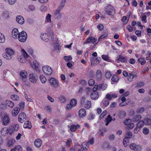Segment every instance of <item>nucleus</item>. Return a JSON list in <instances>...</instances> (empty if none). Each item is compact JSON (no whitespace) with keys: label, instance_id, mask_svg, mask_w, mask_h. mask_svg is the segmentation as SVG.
<instances>
[{"label":"nucleus","instance_id":"1","mask_svg":"<svg viewBox=\"0 0 151 151\" xmlns=\"http://www.w3.org/2000/svg\"><path fill=\"white\" fill-rule=\"evenodd\" d=\"M2 124L5 125L8 124L10 122V119L8 114L6 112L2 113L1 115Z\"/></svg>","mask_w":151,"mask_h":151},{"label":"nucleus","instance_id":"2","mask_svg":"<svg viewBox=\"0 0 151 151\" xmlns=\"http://www.w3.org/2000/svg\"><path fill=\"white\" fill-rule=\"evenodd\" d=\"M14 53V52L12 49H6V52L3 54V56L6 60H10L12 58Z\"/></svg>","mask_w":151,"mask_h":151},{"label":"nucleus","instance_id":"3","mask_svg":"<svg viewBox=\"0 0 151 151\" xmlns=\"http://www.w3.org/2000/svg\"><path fill=\"white\" fill-rule=\"evenodd\" d=\"M105 11L106 14L109 15H113L115 13V8L114 6L111 5L107 6L105 9Z\"/></svg>","mask_w":151,"mask_h":151},{"label":"nucleus","instance_id":"4","mask_svg":"<svg viewBox=\"0 0 151 151\" xmlns=\"http://www.w3.org/2000/svg\"><path fill=\"white\" fill-rule=\"evenodd\" d=\"M27 34L24 31H23L19 33L18 38L19 41L22 42H25L27 39Z\"/></svg>","mask_w":151,"mask_h":151},{"label":"nucleus","instance_id":"5","mask_svg":"<svg viewBox=\"0 0 151 151\" xmlns=\"http://www.w3.org/2000/svg\"><path fill=\"white\" fill-rule=\"evenodd\" d=\"M124 124L126 126V127L128 129H132L134 127V124L132 122L130 119H127L124 121Z\"/></svg>","mask_w":151,"mask_h":151},{"label":"nucleus","instance_id":"6","mask_svg":"<svg viewBox=\"0 0 151 151\" xmlns=\"http://www.w3.org/2000/svg\"><path fill=\"white\" fill-rule=\"evenodd\" d=\"M42 70L45 74L47 75H50L52 73L51 68L48 65H45L42 67Z\"/></svg>","mask_w":151,"mask_h":151},{"label":"nucleus","instance_id":"7","mask_svg":"<svg viewBox=\"0 0 151 151\" xmlns=\"http://www.w3.org/2000/svg\"><path fill=\"white\" fill-rule=\"evenodd\" d=\"M77 103V100L75 99H71L70 101V104L67 105L66 107L67 110H68L71 109L73 107L76 106Z\"/></svg>","mask_w":151,"mask_h":151},{"label":"nucleus","instance_id":"8","mask_svg":"<svg viewBox=\"0 0 151 151\" xmlns=\"http://www.w3.org/2000/svg\"><path fill=\"white\" fill-rule=\"evenodd\" d=\"M27 116L26 114L24 112L20 113L18 116V120L19 122L23 123L26 119Z\"/></svg>","mask_w":151,"mask_h":151},{"label":"nucleus","instance_id":"9","mask_svg":"<svg viewBox=\"0 0 151 151\" xmlns=\"http://www.w3.org/2000/svg\"><path fill=\"white\" fill-rule=\"evenodd\" d=\"M49 82L50 85L53 86L54 87H57L59 84L58 81L55 78L51 77L49 79Z\"/></svg>","mask_w":151,"mask_h":151},{"label":"nucleus","instance_id":"10","mask_svg":"<svg viewBox=\"0 0 151 151\" xmlns=\"http://www.w3.org/2000/svg\"><path fill=\"white\" fill-rule=\"evenodd\" d=\"M86 115V111L85 109L82 108L79 111L78 115L79 118H83L85 117Z\"/></svg>","mask_w":151,"mask_h":151},{"label":"nucleus","instance_id":"11","mask_svg":"<svg viewBox=\"0 0 151 151\" xmlns=\"http://www.w3.org/2000/svg\"><path fill=\"white\" fill-rule=\"evenodd\" d=\"M29 81L33 83H35L37 82V76L35 74L31 73L29 75Z\"/></svg>","mask_w":151,"mask_h":151},{"label":"nucleus","instance_id":"12","mask_svg":"<svg viewBox=\"0 0 151 151\" xmlns=\"http://www.w3.org/2000/svg\"><path fill=\"white\" fill-rule=\"evenodd\" d=\"M96 78L98 81H100L102 80V74L101 71L99 70H98L96 72Z\"/></svg>","mask_w":151,"mask_h":151},{"label":"nucleus","instance_id":"13","mask_svg":"<svg viewBox=\"0 0 151 151\" xmlns=\"http://www.w3.org/2000/svg\"><path fill=\"white\" fill-rule=\"evenodd\" d=\"M119 63L120 62L122 63H126L127 61V58L120 55L118 58L116 60Z\"/></svg>","mask_w":151,"mask_h":151},{"label":"nucleus","instance_id":"14","mask_svg":"<svg viewBox=\"0 0 151 151\" xmlns=\"http://www.w3.org/2000/svg\"><path fill=\"white\" fill-rule=\"evenodd\" d=\"M97 39L92 36H89L87 39V41L88 43L91 42L93 44H97L96 43L97 41Z\"/></svg>","mask_w":151,"mask_h":151},{"label":"nucleus","instance_id":"15","mask_svg":"<svg viewBox=\"0 0 151 151\" xmlns=\"http://www.w3.org/2000/svg\"><path fill=\"white\" fill-rule=\"evenodd\" d=\"M19 33L18 29L17 28H15L12 30V35L14 38L17 39Z\"/></svg>","mask_w":151,"mask_h":151},{"label":"nucleus","instance_id":"16","mask_svg":"<svg viewBox=\"0 0 151 151\" xmlns=\"http://www.w3.org/2000/svg\"><path fill=\"white\" fill-rule=\"evenodd\" d=\"M20 108L16 107H15L12 111V114L13 116H16L20 111Z\"/></svg>","mask_w":151,"mask_h":151},{"label":"nucleus","instance_id":"17","mask_svg":"<svg viewBox=\"0 0 151 151\" xmlns=\"http://www.w3.org/2000/svg\"><path fill=\"white\" fill-rule=\"evenodd\" d=\"M1 134L4 136H6L9 132V130L7 127L3 128L1 131Z\"/></svg>","mask_w":151,"mask_h":151},{"label":"nucleus","instance_id":"18","mask_svg":"<svg viewBox=\"0 0 151 151\" xmlns=\"http://www.w3.org/2000/svg\"><path fill=\"white\" fill-rule=\"evenodd\" d=\"M40 37L45 42H47L50 40V36L46 33L41 34Z\"/></svg>","mask_w":151,"mask_h":151},{"label":"nucleus","instance_id":"19","mask_svg":"<svg viewBox=\"0 0 151 151\" xmlns=\"http://www.w3.org/2000/svg\"><path fill=\"white\" fill-rule=\"evenodd\" d=\"M16 20L18 23L21 24H23L24 22L23 17L21 15L17 16L16 18Z\"/></svg>","mask_w":151,"mask_h":151},{"label":"nucleus","instance_id":"20","mask_svg":"<svg viewBox=\"0 0 151 151\" xmlns=\"http://www.w3.org/2000/svg\"><path fill=\"white\" fill-rule=\"evenodd\" d=\"M42 143V140L40 139H37L35 140L34 144L35 146L37 147H40Z\"/></svg>","mask_w":151,"mask_h":151},{"label":"nucleus","instance_id":"21","mask_svg":"<svg viewBox=\"0 0 151 151\" xmlns=\"http://www.w3.org/2000/svg\"><path fill=\"white\" fill-rule=\"evenodd\" d=\"M126 115V112L124 110L119 111L118 114V117L120 119H122L125 117Z\"/></svg>","mask_w":151,"mask_h":151},{"label":"nucleus","instance_id":"22","mask_svg":"<svg viewBox=\"0 0 151 151\" xmlns=\"http://www.w3.org/2000/svg\"><path fill=\"white\" fill-rule=\"evenodd\" d=\"M31 122L29 121H26L24 123L23 127L24 128L31 129L32 128Z\"/></svg>","mask_w":151,"mask_h":151},{"label":"nucleus","instance_id":"23","mask_svg":"<svg viewBox=\"0 0 151 151\" xmlns=\"http://www.w3.org/2000/svg\"><path fill=\"white\" fill-rule=\"evenodd\" d=\"M93 93H91V98L92 99H97L99 97V92H93Z\"/></svg>","mask_w":151,"mask_h":151},{"label":"nucleus","instance_id":"24","mask_svg":"<svg viewBox=\"0 0 151 151\" xmlns=\"http://www.w3.org/2000/svg\"><path fill=\"white\" fill-rule=\"evenodd\" d=\"M112 120V118L110 115H109L105 120L106 122L105 125L106 126L108 125L109 123Z\"/></svg>","mask_w":151,"mask_h":151},{"label":"nucleus","instance_id":"25","mask_svg":"<svg viewBox=\"0 0 151 151\" xmlns=\"http://www.w3.org/2000/svg\"><path fill=\"white\" fill-rule=\"evenodd\" d=\"M80 127V125L79 124H77L76 125L75 124H73L71 125L70 128V131L73 132H75L77 129Z\"/></svg>","mask_w":151,"mask_h":151},{"label":"nucleus","instance_id":"26","mask_svg":"<svg viewBox=\"0 0 151 151\" xmlns=\"http://www.w3.org/2000/svg\"><path fill=\"white\" fill-rule=\"evenodd\" d=\"M20 74L23 78H26L27 76V72L25 70H22L20 72Z\"/></svg>","mask_w":151,"mask_h":151},{"label":"nucleus","instance_id":"27","mask_svg":"<svg viewBox=\"0 0 151 151\" xmlns=\"http://www.w3.org/2000/svg\"><path fill=\"white\" fill-rule=\"evenodd\" d=\"M103 33V34L101 35L99 38L97 43L99 42V41L101 40L102 39L106 38L108 35V33L107 32H104Z\"/></svg>","mask_w":151,"mask_h":151},{"label":"nucleus","instance_id":"28","mask_svg":"<svg viewBox=\"0 0 151 151\" xmlns=\"http://www.w3.org/2000/svg\"><path fill=\"white\" fill-rule=\"evenodd\" d=\"M142 118V116L140 115H136L133 118V121L134 122H137L140 121Z\"/></svg>","mask_w":151,"mask_h":151},{"label":"nucleus","instance_id":"29","mask_svg":"<svg viewBox=\"0 0 151 151\" xmlns=\"http://www.w3.org/2000/svg\"><path fill=\"white\" fill-rule=\"evenodd\" d=\"M119 80V78L116 74L113 75L112 77L111 78V81L115 83L118 82Z\"/></svg>","mask_w":151,"mask_h":151},{"label":"nucleus","instance_id":"30","mask_svg":"<svg viewBox=\"0 0 151 151\" xmlns=\"http://www.w3.org/2000/svg\"><path fill=\"white\" fill-rule=\"evenodd\" d=\"M137 61L140 63L141 65H144L146 63V61L144 58L139 57L137 60Z\"/></svg>","mask_w":151,"mask_h":151},{"label":"nucleus","instance_id":"31","mask_svg":"<svg viewBox=\"0 0 151 151\" xmlns=\"http://www.w3.org/2000/svg\"><path fill=\"white\" fill-rule=\"evenodd\" d=\"M11 151H22V148L19 145L16 146L14 148L11 150Z\"/></svg>","mask_w":151,"mask_h":151},{"label":"nucleus","instance_id":"32","mask_svg":"<svg viewBox=\"0 0 151 151\" xmlns=\"http://www.w3.org/2000/svg\"><path fill=\"white\" fill-rule=\"evenodd\" d=\"M6 105L12 108L14 106V103L12 101L7 100L6 101Z\"/></svg>","mask_w":151,"mask_h":151},{"label":"nucleus","instance_id":"33","mask_svg":"<svg viewBox=\"0 0 151 151\" xmlns=\"http://www.w3.org/2000/svg\"><path fill=\"white\" fill-rule=\"evenodd\" d=\"M59 99L61 103H64L66 101V97L63 95L60 96Z\"/></svg>","mask_w":151,"mask_h":151},{"label":"nucleus","instance_id":"34","mask_svg":"<svg viewBox=\"0 0 151 151\" xmlns=\"http://www.w3.org/2000/svg\"><path fill=\"white\" fill-rule=\"evenodd\" d=\"M51 15L50 14H48L46 17L45 22L48 23H50L51 21Z\"/></svg>","mask_w":151,"mask_h":151},{"label":"nucleus","instance_id":"35","mask_svg":"<svg viewBox=\"0 0 151 151\" xmlns=\"http://www.w3.org/2000/svg\"><path fill=\"white\" fill-rule=\"evenodd\" d=\"M121 21L124 24H126L128 22V19L126 16H123L121 19Z\"/></svg>","mask_w":151,"mask_h":151},{"label":"nucleus","instance_id":"36","mask_svg":"<svg viewBox=\"0 0 151 151\" xmlns=\"http://www.w3.org/2000/svg\"><path fill=\"white\" fill-rule=\"evenodd\" d=\"M40 78L42 83H45L47 81L46 78L43 75H40Z\"/></svg>","mask_w":151,"mask_h":151},{"label":"nucleus","instance_id":"37","mask_svg":"<svg viewBox=\"0 0 151 151\" xmlns=\"http://www.w3.org/2000/svg\"><path fill=\"white\" fill-rule=\"evenodd\" d=\"M91 107V101H88L85 104V107L86 109H89Z\"/></svg>","mask_w":151,"mask_h":151},{"label":"nucleus","instance_id":"38","mask_svg":"<svg viewBox=\"0 0 151 151\" xmlns=\"http://www.w3.org/2000/svg\"><path fill=\"white\" fill-rule=\"evenodd\" d=\"M5 40V38L4 35L1 33H0V42L4 43Z\"/></svg>","mask_w":151,"mask_h":151},{"label":"nucleus","instance_id":"39","mask_svg":"<svg viewBox=\"0 0 151 151\" xmlns=\"http://www.w3.org/2000/svg\"><path fill=\"white\" fill-rule=\"evenodd\" d=\"M112 75L110 71H107L105 73V77L107 79H110Z\"/></svg>","mask_w":151,"mask_h":151},{"label":"nucleus","instance_id":"40","mask_svg":"<svg viewBox=\"0 0 151 151\" xmlns=\"http://www.w3.org/2000/svg\"><path fill=\"white\" fill-rule=\"evenodd\" d=\"M144 122L146 125H150L151 124V119L149 118H145L144 120Z\"/></svg>","mask_w":151,"mask_h":151},{"label":"nucleus","instance_id":"41","mask_svg":"<svg viewBox=\"0 0 151 151\" xmlns=\"http://www.w3.org/2000/svg\"><path fill=\"white\" fill-rule=\"evenodd\" d=\"M39 66V64L38 62L37 61H34L33 62V68L37 70L36 68H37Z\"/></svg>","mask_w":151,"mask_h":151},{"label":"nucleus","instance_id":"42","mask_svg":"<svg viewBox=\"0 0 151 151\" xmlns=\"http://www.w3.org/2000/svg\"><path fill=\"white\" fill-rule=\"evenodd\" d=\"M125 137L123 139V145L125 147L127 146L129 144V139Z\"/></svg>","mask_w":151,"mask_h":151},{"label":"nucleus","instance_id":"43","mask_svg":"<svg viewBox=\"0 0 151 151\" xmlns=\"http://www.w3.org/2000/svg\"><path fill=\"white\" fill-rule=\"evenodd\" d=\"M144 121L143 120H140L138 122L137 124V126L140 128H141L144 126Z\"/></svg>","mask_w":151,"mask_h":151},{"label":"nucleus","instance_id":"44","mask_svg":"<svg viewBox=\"0 0 151 151\" xmlns=\"http://www.w3.org/2000/svg\"><path fill=\"white\" fill-rule=\"evenodd\" d=\"M19 61L22 63H25L26 60V58H24V56H20L19 58Z\"/></svg>","mask_w":151,"mask_h":151},{"label":"nucleus","instance_id":"45","mask_svg":"<svg viewBox=\"0 0 151 151\" xmlns=\"http://www.w3.org/2000/svg\"><path fill=\"white\" fill-rule=\"evenodd\" d=\"M15 141L14 139H12L8 142V145L9 147H11L14 144Z\"/></svg>","mask_w":151,"mask_h":151},{"label":"nucleus","instance_id":"46","mask_svg":"<svg viewBox=\"0 0 151 151\" xmlns=\"http://www.w3.org/2000/svg\"><path fill=\"white\" fill-rule=\"evenodd\" d=\"M134 77V75L130 73L127 76V80L129 81H132L133 80Z\"/></svg>","mask_w":151,"mask_h":151},{"label":"nucleus","instance_id":"47","mask_svg":"<svg viewBox=\"0 0 151 151\" xmlns=\"http://www.w3.org/2000/svg\"><path fill=\"white\" fill-rule=\"evenodd\" d=\"M142 132L145 135L147 134L149 132V129L146 127H144L142 129Z\"/></svg>","mask_w":151,"mask_h":151},{"label":"nucleus","instance_id":"48","mask_svg":"<svg viewBox=\"0 0 151 151\" xmlns=\"http://www.w3.org/2000/svg\"><path fill=\"white\" fill-rule=\"evenodd\" d=\"M11 98L13 100L17 101L19 99V96L15 94H13L11 95Z\"/></svg>","mask_w":151,"mask_h":151},{"label":"nucleus","instance_id":"49","mask_svg":"<svg viewBox=\"0 0 151 151\" xmlns=\"http://www.w3.org/2000/svg\"><path fill=\"white\" fill-rule=\"evenodd\" d=\"M19 129V125L17 124H14L12 127V130L14 131H17Z\"/></svg>","mask_w":151,"mask_h":151},{"label":"nucleus","instance_id":"50","mask_svg":"<svg viewBox=\"0 0 151 151\" xmlns=\"http://www.w3.org/2000/svg\"><path fill=\"white\" fill-rule=\"evenodd\" d=\"M88 83L89 86H92L94 84L95 81L93 79H90L88 81Z\"/></svg>","mask_w":151,"mask_h":151},{"label":"nucleus","instance_id":"51","mask_svg":"<svg viewBox=\"0 0 151 151\" xmlns=\"http://www.w3.org/2000/svg\"><path fill=\"white\" fill-rule=\"evenodd\" d=\"M102 103L105 107H107L109 105V102L108 100H103L102 101Z\"/></svg>","mask_w":151,"mask_h":151},{"label":"nucleus","instance_id":"52","mask_svg":"<svg viewBox=\"0 0 151 151\" xmlns=\"http://www.w3.org/2000/svg\"><path fill=\"white\" fill-rule=\"evenodd\" d=\"M64 59L66 62H68L69 60H71L72 59V58L71 56H65L64 57Z\"/></svg>","mask_w":151,"mask_h":151},{"label":"nucleus","instance_id":"53","mask_svg":"<svg viewBox=\"0 0 151 151\" xmlns=\"http://www.w3.org/2000/svg\"><path fill=\"white\" fill-rule=\"evenodd\" d=\"M22 81L24 83V84L25 85L28 86H30V83L29 82H28V80L26 79V78H23L22 79Z\"/></svg>","mask_w":151,"mask_h":151},{"label":"nucleus","instance_id":"54","mask_svg":"<svg viewBox=\"0 0 151 151\" xmlns=\"http://www.w3.org/2000/svg\"><path fill=\"white\" fill-rule=\"evenodd\" d=\"M22 52L23 55L22 56H24V58H26L29 57V56L28 55L24 49H22Z\"/></svg>","mask_w":151,"mask_h":151},{"label":"nucleus","instance_id":"55","mask_svg":"<svg viewBox=\"0 0 151 151\" xmlns=\"http://www.w3.org/2000/svg\"><path fill=\"white\" fill-rule=\"evenodd\" d=\"M145 110V109L144 107H142L138 109L136 111V112L138 113L142 114L144 111Z\"/></svg>","mask_w":151,"mask_h":151},{"label":"nucleus","instance_id":"56","mask_svg":"<svg viewBox=\"0 0 151 151\" xmlns=\"http://www.w3.org/2000/svg\"><path fill=\"white\" fill-rule=\"evenodd\" d=\"M101 57L104 60L106 61H108L109 60V57L108 55H102Z\"/></svg>","mask_w":151,"mask_h":151},{"label":"nucleus","instance_id":"57","mask_svg":"<svg viewBox=\"0 0 151 151\" xmlns=\"http://www.w3.org/2000/svg\"><path fill=\"white\" fill-rule=\"evenodd\" d=\"M40 10L42 12H45L47 10V8L46 6L42 5L40 7Z\"/></svg>","mask_w":151,"mask_h":151},{"label":"nucleus","instance_id":"58","mask_svg":"<svg viewBox=\"0 0 151 151\" xmlns=\"http://www.w3.org/2000/svg\"><path fill=\"white\" fill-rule=\"evenodd\" d=\"M97 28L99 31H102L104 29L103 25L101 24H99L97 26Z\"/></svg>","mask_w":151,"mask_h":151},{"label":"nucleus","instance_id":"59","mask_svg":"<svg viewBox=\"0 0 151 151\" xmlns=\"http://www.w3.org/2000/svg\"><path fill=\"white\" fill-rule=\"evenodd\" d=\"M126 134L127 137H127V138L128 139L131 138L132 137V133L130 131L127 132Z\"/></svg>","mask_w":151,"mask_h":151},{"label":"nucleus","instance_id":"60","mask_svg":"<svg viewBox=\"0 0 151 151\" xmlns=\"http://www.w3.org/2000/svg\"><path fill=\"white\" fill-rule=\"evenodd\" d=\"M147 17L145 15H143L142 16L141 20L143 23H146L147 22L146 19Z\"/></svg>","mask_w":151,"mask_h":151},{"label":"nucleus","instance_id":"61","mask_svg":"<svg viewBox=\"0 0 151 151\" xmlns=\"http://www.w3.org/2000/svg\"><path fill=\"white\" fill-rule=\"evenodd\" d=\"M98 60V59L97 58H92L91 59V64L94 65V64H95V61H96L97 62V61Z\"/></svg>","mask_w":151,"mask_h":151},{"label":"nucleus","instance_id":"62","mask_svg":"<svg viewBox=\"0 0 151 151\" xmlns=\"http://www.w3.org/2000/svg\"><path fill=\"white\" fill-rule=\"evenodd\" d=\"M107 113V111L106 110H104L100 116V118L102 119L106 115Z\"/></svg>","mask_w":151,"mask_h":151},{"label":"nucleus","instance_id":"63","mask_svg":"<svg viewBox=\"0 0 151 151\" xmlns=\"http://www.w3.org/2000/svg\"><path fill=\"white\" fill-rule=\"evenodd\" d=\"M72 141V140L71 138L68 139L67 141L66 142L65 144L67 146L70 147V142H71Z\"/></svg>","mask_w":151,"mask_h":151},{"label":"nucleus","instance_id":"64","mask_svg":"<svg viewBox=\"0 0 151 151\" xmlns=\"http://www.w3.org/2000/svg\"><path fill=\"white\" fill-rule=\"evenodd\" d=\"M144 83L143 82H140L137 83L136 86L138 87H141L144 86Z\"/></svg>","mask_w":151,"mask_h":151}]
</instances>
